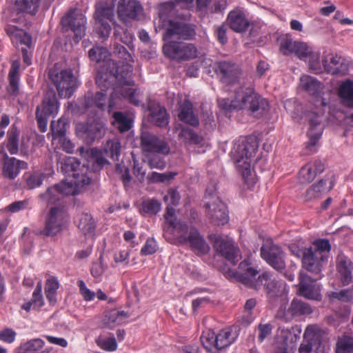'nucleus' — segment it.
<instances>
[{"mask_svg":"<svg viewBox=\"0 0 353 353\" xmlns=\"http://www.w3.org/2000/svg\"><path fill=\"white\" fill-rule=\"evenodd\" d=\"M132 67L129 64H123L119 67L115 61L108 58L100 65L96 77V83L102 90L108 89L113 85L114 81L117 85L111 94L108 108L112 110L115 105L114 98H123L128 100L135 105H139V101L137 99V90L132 87L134 84L131 78Z\"/></svg>","mask_w":353,"mask_h":353,"instance_id":"obj_1","label":"nucleus"},{"mask_svg":"<svg viewBox=\"0 0 353 353\" xmlns=\"http://www.w3.org/2000/svg\"><path fill=\"white\" fill-rule=\"evenodd\" d=\"M196 36L195 26L170 20L165 28L163 39L165 44L163 46V54L170 59L185 61L198 57L196 47L184 41L193 40Z\"/></svg>","mask_w":353,"mask_h":353,"instance_id":"obj_2","label":"nucleus"},{"mask_svg":"<svg viewBox=\"0 0 353 353\" xmlns=\"http://www.w3.org/2000/svg\"><path fill=\"white\" fill-rule=\"evenodd\" d=\"M164 217V236L168 241L174 244L189 242L192 250L199 254H205L209 251L208 245L196 229H189L186 223L177 221L174 208L168 207Z\"/></svg>","mask_w":353,"mask_h":353,"instance_id":"obj_3","label":"nucleus"},{"mask_svg":"<svg viewBox=\"0 0 353 353\" xmlns=\"http://www.w3.org/2000/svg\"><path fill=\"white\" fill-rule=\"evenodd\" d=\"M218 103L224 110H244L256 117H261L269 106L268 101L250 87L239 88L236 90L233 100L220 99Z\"/></svg>","mask_w":353,"mask_h":353,"instance_id":"obj_4","label":"nucleus"},{"mask_svg":"<svg viewBox=\"0 0 353 353\" xmlns=\"http://www.w3.org/2000/svg\"><path fill=\"white\" fill-rule=\"evenodd\" d=\"M259 143L255 137H248L239 139L234 148V158L236 167L241 173L245 182L249 186L254 185L257 179L251 168L252 158L257 152Z\"/></svg>","mask_w":353,"mask_h":353,"instance_id":"obj_5","label":"nucleus"},{"mask_svg":"<svg viewBox=\"0 0 353 353\" xmlns=\"http://www.w3.org/2000/svg\"><path fill=\"white\" fill-rule=\"evenodd\" d=\"M330 249L331 245L328 240L314 241L312 246L303 249L301 259L303 268L314 274L320 273L327 259Z\"/></svg>","mask_w":353,"mask_h":353,"instance_id":"obj_6","label":"nucleus"},{"mask_svg":"<svg viewBox=\"0 0 353 353\" xmlns=\"http://www.w3.org/2000/svg\"><path fill=\"white\" fill-rule=\"evenodd\" d=\"M203 207L205 216L212 224L223 225L228 222L227 207L217 195L215 183L210 184L207 188Z\"/></svg>","mask_w":353,"mask_h":353,"instance_id":"obj_7","label":"nucleus"},{"mask_svg":"<svg viewBox=\"0 0 353 353\" xmlns=\"http://www.w3.org/2000/svg\"><path fill=\"white\" fill-rule=\"evenodd\" d=\"M48 77L62 98H70L77 86L72 71L70 69L63 70L58 64L49 70Z\"/></svg>","mask_w":353,"mask_h":353,"instance_id":"obj_8","label":"nucleus"},{"mask_svg":"<svg viewBox=\"0 0 353 353\" xmlns=\"http://www.w3.org/2000/svg\"><path fill=\"white\" fill-rule=\"evenodd\" d=\"M59 108L56 93L54 90L48 89L46 92L43 103L37 106L36 110V119L38 128L41 132L47 130L48 118L49 116L56 114Z\"/></svg>","mask_w":353,"mask_h":353,"instance_id":"obj_9","label":"nucleus"},{"mask_svg":"<svg viewBox=\"0 0 353 353\" xmlns=\"http://www.w3.org/2000/svg\"><path fill=\"white\" fill-rule=\"evenodd\" d=\"M228 278L235 279L250 288L255 290L259 285V271L248 261H242L238 270L228 269L224 273Z\"/></svg>","mask_w":353,"mask_h":353,"instance_id":"obj_10","label":"nucleus"},{"mask_svg":"<svg viewBox=\"0 0 353 353\" xmlns=\"http://www.w3.org/2000/svg\"><path fill=\"white\" fill-rule=\"evenodd\" d=\"M121 150V143L117 139L107 141L103 147L105 155L116 162L115 171L119 174L124 184H127L130 181L131 177L128 168L123 162L119 163Z\"/></svg>","mask_w":353,"mask_h":353,"instance_id":"obj_11","label":"nucleus"},{"mask_svg":"<svg viewBox=\"0 0 353 353\" xmlns=\"http://www.w3.org/2000/svg\"><path fill=\"white\" fill-rule=\"evenodd\" d=\"M263 286L269 298L281 296V300H288L285 283L276 280L270 272H265L259 275V285L255 290H259Z\"/></svg>","mask_w":353,"mask_h":353,"instance_id":"obj_12","label":"nucleus"},{"mask_svg":"<svg viewBox=\"0 0 353 353\" xmlns=\"http://www.w3.org/2000/svg\"><path fill=\"white\" fill-rule=\"evenodd\" d=\"M262 259L272 268L279 272L285 269V254L279 245L272 242H267L261 248Z\"/></svg>","mask_w":353,"mask_h":353,"instance_id":"obj_13","label":"nucleus"},{"mask_svg":"<svg viewBox=\"0 0 353 353\" xmlns=\"http://www.w3.org/2000/svg\"><path fill=\"white\" fill-rule=\"evenodd\" d=\"M63 212L62 208L59 206L50 209L43 229H37L35 234L43 236H54L63 230Z\"/></svg>","mask_w":353,"mask_h":353,"instance_id":"obj_14","label":"nucleus"},{"mask_svg":"<svg viewBox=\"0 0 353 353\" xmlns=\"http://www.w3.org/2000/svg\"><path fill=\"white\" fill-rule=\"evenodd\" d=\"M140 143L144 155L152 152L167 155L170 152L169 144L164 139H161L148 131H143L141 133Z\"/></svg>","mask_w":353,"mask_h":353,"instance_id":"obj_15","label":"nucleus"},{"mask_svg":"<svg viewBox=\"0 0 353 353\" xmlns=\"http://www.w3.org/2000/svg\"><path fill=\"white\" fill-rule=\"evenodd\" d=\"M61 23L66 31L70 30L74 32L77 42L85 36L87 20L79 10L76 9L69 12L62 18Z\"/></svg>","mask_w":353,"mask_h":353,"instance_id":"obj_16","label":"nucleus"},{"mask_svg":"<svg viewBox=\"0 0 353 353\" xmlns=\"http://www.w3.org/2000/svg\"><path fill=\"white\" fill-rule=\"evenodd\" d=\"M215 72L220 81L226 85H233L239 82L243 72L240 66L232 61H220L216 63Z\"/></svg>","mask_w":353,"mask_h":353,"instance_id":"obj_17","label":"nucleus"},{"mask_svg":"<svg viewBox=\"0 0 353 353\" xmlns=\"http://www.w3.org/2000/svg\"><path fill=\"white\" fill-rule=\"evenodd\" d=\"M210 240L217 252L228 261L234 265L241 259L240 250L234 246L231 239H223L221 236L212 234Z\"/></svg>","mask_w":353,"mask_h":353,"instance_id":"obj_18","label":"nucleus"},{"mask_svg":"<svg viewBox=\"0 0 353 353\" xmlns=\"http://www.w3.org/2000/svg\"><path fill=\"white\" fill-rule=\"evenodd\" d=\"M117 15L123 23H128L132 20H139L143 15V9L136 0H120L117 6Z\"/></svg>","mask_w":353,"mask_h":353,"instance_id":"obj_19","label":"nucleus"},{"mask_svg":"<svg viewBox=\"0 0 353 353\" xmlns=\"http://www.w3.org/2000/svg\"><path fill=\"white\" fill-rule=\"evenodd\" d=\"M29 139L24 136L21 137L19 129L12 125L7 133L6 148L10 154H16L20 150L23 156L28 155Z\"/></svg>","mask_w":353,"mask_h":353,"instance_id":"obj_20","label":"nucleus"},{"mask_svg":"<svg viewBox=\"0 0 353 353\" xmlns=\"http://www.w3.org/2000/svg\"><path fill=\"white\" fill-rule=\"evenodd\" d=\"M323 114V112L321 110L318 112L309 111L305 113V119L310 125L307 132L309 137L308 148L314 147L322 134L323 129L321 124Z\"/></svg>","mask_w":353,"mask_h":353,"instance_id":"obj_21","label":"nucleus"},{"mask_svg":"<svg viewBox=\"0 0 353 353\" xmlns=\"http://www.w3.org/2000/svg\"><path fill=\"white\" fill-rule=\"evenodd\" d=\"M76 132L79 137L87 143L90 144L100 139L105 133V128L101 123L85 124L79 123L76 125Z\"/></svg>","mask_w":353,"mask_h":353,"instance_id":"obj_22","label":"nucleus"},{"mask_svg":"<svg viewBox=\"0 0 353 353\" xmlns=\"http://www.w3.org/2000/svg\"><path fill=\"white\" fill-rule=\"evenodd\" d=\"M0 154L3 157L2 174L5 178L10 180L14 179L18 176L21 169H26L28 168L26 162L17 159L14 157H10L3 146L0 150Z\"/></svg>","mask_w":353,"mask_h":353,"instance_id":"obj_23","label":"nucleus"},{"mask_svg":"<svg viewBox=\"0 0 353 353\" xmlns=\"http://www.w3.org/2000/svg\"><path fill=\"white\" fill-rule=\"evenodd\" d=\"M303 337L304 341L299 349V353H323V350L320 349L319 336L315 327L307 326Z\"/></svg>","mask_w":353,"mask_h":353,"instance_id":"obj_24","label":"nucleus"},{"mask_svg":"<svg viewBox=\"0 0 353 353\" xmlns=\"http://www.w3.org/2000/svg\"><path fill=\"white\" fill-rule=\"evenodd\" d=\"M299 276V291L300 295L307 299L320 301L321 299L320 287L307 274L301 272Z\"/></svg>","mask_w":353,"mask_h":353,"instance_id":"obj_25","label":"nucleus"},{"mask_svg":"<svg viewBox=\"0 0 353 353\" xmlns=\"http://www.w3.org/2000/svg\"><path fill=\"white\" fill-rule=\"evenodd\" d=\"M325 169L324 163L319 159L310 161L304 165L299 174L301 183H307L312 181L315 177L323 172Z\"/></svg>","mask_w":353,"mask_h":353,"instance_id":"obj_26","label":"nucleus"},{"mask_svg":"<svg viewBox=\"0 0 353 353\" xmlns=\"http://www.w3.org/2000/svg\"><path fill=\"white\" fill-rule=\"evenodd\" d=\"M336 270L343 285H349L353 278V263L345 255L336 258Z\"/></svg>","mask_w":353,"mask_h":353,"instance_id":"obj_27","label":"nucleus"},{"mask_svg":"<svg viewBox=\"0 0 353 353\" xmlns=\"http://www.w3.org/2000/svg\"><path fill=\"white\" fill-rule=\"evenodd\" d=\"M227 22L232 30L239 33L245 32L250 26L245 14L240 10L230 11L227 18Z\"/></svg>","mask_w":353,"mask_h":353,"instance_id":"obj_28","label":"nucleus"},{"mask_svg":"<svg viewBox=\"0 0 353 353\" xmlns=\"http://www.w3.org/2000/svg\"><path fill=\"white\" fill-rule=\"evenodd\" d=\"M334 185V176L325 177L318 181L308 189L305 193L307 200H312L319 197L321 194L328 192Z\"/></svg>","mask_w":353,"mask_h":353,"instance_id":"obj_29","label":"nucleus"},{"mask_svg":"<svg viewBox=\"0 0 353 353\" xmlns=\"http://www.w3.org/2000/svg\"><path fill=\"white\" fill-rule=\"evenodd\" d=\"M76 223L78 228L85 237L92 238L94 236L96 223L90 213H81Z\"/></svg>","mask_w":353,"mask_h":353,"instance_id":"obj_30","label":"nucleus"},{"mask_svg":"<svg viewBox=\"0 0 353 353\" xmlns=\"http://www.w3.org/2000/svg\"><path fill=\"white\" fill-rule=\"evenodd\" d=\"M114 17V6L107 1H100L95 6L94 19L96 23L112 21Z\"/></svg>","mask_w":353,"mask_h":353,"instance_id":"obj_31","label":"nucleus"},{"mask_svg":"<svg viewBox=\"0 0 353 353\" xmlns=\"http://www.w3.org/2000/svg\"><path fill=\"white\" fill-rule=\"evenodd\" d=\"M281 48L287 50L289 52L294 53L300 59L305 60L310 48L306 43L301 41H292L290 39H286L281 43Z\"/></svg>","mask_w":353,"mask_h":353,"instance_id":"obj_32","label":"nucleus"},{"mask_svg":"<svg viewBox=\"0 0 353 353\" xmlns=\"http://www.w3.org/2000/svg\"><path fill=\"white\" fill-rule=\"evenodd\" d=\"M128 317L125 312L112 309L105 312L102 323L105 327L112 329L121 324Z\"/></svg>","mask_w":353,"mask_h":353,"instance_id":"obj_33","label":"nucleus"},{"mask_svg":"<svg viewBox=\"0 0 353 353\" xmlns=\"http://www.w3.org/2000/svg\"><path fill=\"white\" fill-rule=\"evenodd\" d=\"M150 119L158 127H165L169 123V117L166 110L157 103L151 104L149 107Z\"/></svg>","mask_w":353,"mask_h":353,"instance_id":"obj_34","label":"nucleus"},{"mask_svg":"<svg viewBox=\"0 0 353 353\" xmlns=\"http://www.w3.org/2000/svg\"><path fill=\"white\" fill-rule=\"evenodd\" d=\"M196 9L202 13L222 12L226 8L225 0H196Z\"/></svg>","mask_w":353,"mask_h":353,"instance_id":"obj_35","label":"nucleus"},{"mask_svg":"<svg viewBox=\"0 0 353 353\" xmlns=\"http://www.w3.org/2000/svg\"><path fill=\"white\" fill-rule=\"evenodd\" d=\"M338 94L341 103L346 107L353 108V81L347 79L340 84Z\"/></svg>","mask_w":353,"mask_h":353,"instance_id":"obj_36","label":"nucleus"},{"mask_svg":"<svg viewBox=\"0 0 353 353\" xmlns=\"http://www.w3.org/2000/svg\"><path fill=\"white\" fill-rule=\"evenodd\" d=\"M179 119L193 126L199 125V119L194 114L193 106L188 100H185L180 105V112L178 115Z\"/></svg>","mask_w":353,"mask_h":353,"instance_id":"obj_37","label":"nucleus"},{"mask_svg":"<svg viewBox=\"0 0 353 353\" xmlns=\"http://www.w3.org/2000/svg\"><path fill=\"white\" fill-rule=\"evenodd\" d=\"M216 336V349L221 350L224 349L234 342L237 337L236 332H233L230 328H226L221 330Z\"/></svg>","mask_w":353,"mask_h":353,"instance_id":"obj_38","label":"nucleus"},{"mask_svg":"<svg viewBox=\"0 0 353 353\" xmlns=\"http://www.w3.org/2000/svg\"><path fill=\"white\" fill-rule=\"evenodd\" d=\"M343 59L341 57L336 54L331 58L330 63L332 65H327L325 60L323 61V65L325 70L329 73L332 74L344 75L347 71V66L346 64L343 63Z\"/></svg>","mask_w":353,"mask_h":353,"instance_id":"obj_39","label":"nucleus"},{"mask_svg":"<svg viewBox=\"0 0 353 353\" xmlns=\"http://www.w3.org/2000/svg\"><path fill=\"white\" fill-rule=\"evenodd\" d=\"M44 342L41 339H34L22 344L18 348V353H45L42 350Z\"/></svg>","mask_w":353,"mask_h":353,"instance_id":"obj_40","label":"nucleus"},{"mask_svg":"<svg viewBox=\"0 0 353 353\" xmlns=\"http://www.w3.org/2000/svg\"><path fill=\"white\" fill-rule=\"evenodd\" d=\"M80 162L72 157L63 158L60 161V169L61 172L68 176H72L74 172L79 170Z\"/></svg>","mask_w":353,"mask_h":353,"instance_id":"obj_41","label":"nucleus"},{"mask_svg":"<svg viewBox=\"0 0 353 353\" xmlns=\"http://www.w3.org/2000/svg\"><path fill=\"white\" fill-rule=\"evenodd\" d=\"M41 0L16 1L15 5L20 12L35 15L38 12Z\"/></svg>","mask_w":353,"mask_h":353,"instance_id":"obj_42","label":"nucleus"},{"mask_svg":"<svg viewBox=\"0 0 353 353\" xmlns=\"http://www.w3.org/2000/svg\"><path fill=\"white\" fill-rule=\"evenodd\" d=\"M179 138L181 139L185 144L198 145L203 141V137L198 135L190 128H182L179 134Z\"/></svg>","mask_w":353,"mask_h":353,"instance_id":"obj_43","label":"nucleus"},{"mask_svg":"<svg viewBox=\"0 0 353 353\" xmlns=\"http://www.w3.org/2000/svg\"><path fill=\"white\" fill-rule=\"evenodd\" d=\"M302 86L312 95L321 92L323 85L314 77L305 75L301 78Z\"/></svg>","mask_w":353,"mask_h":353,"instance_id":"obj_44","label":"nucleus"},{"mask_svg":"<svg viewBox=\"0 0 353 353\" xmlns=\"http://www.w3.org/2000/svg\"><path fill=\"white\" fill-rule=\"evenodd\" d=\"M201 342L203 347L209 352L217 353L216 336L214 332L208 330L203 333L201 336Z\"/></svg>","mask_w":353,"mask_h":353,"instance_id":"obj_45","label":"nucleus"},{"mask_svg":"<svg viewBox=\"0 0 353 353\" xmlns=\"http://www.w3.org/2000/svg\"><path fill=\"white\" fill-rule=\"evenodd\" d=\"M59 287V282L55 277L51 276L47 279L45 286V294L48 301L52 305H54L57 302L56 294Z\"/></svg>","mask_w":353,"mask_h":353,"instance_id":"obj_46","label":"nucleus"},{"mask_svg":"<svg viewBox=\"0 0 353 353\" xmlns=\"http://www.w3.org/2000/svg\"><path fill=\"white\" fill-rule=\"evenodd\" d=\"M290 307L293 318L296 316L310 314L312 312V309L308 303L298 299H293Z\"/></svg>","mask_w":353,"mask_h":353,"instance_id":"obj_47","label":"nucleus"},{"mask_svg":"<svg viewBox=\"0 0 353 353\" xmlns=\"http://www.w3.org/2000/svg\"><path fill=\"white\" fill-rule=\"evenodd\" d=\"M44 179V174L39 172H28L24 175L26 187L32 190L39 187Z\"/></svg>","mask_w":353,"mask_h":353,"instance_id":"obj_48","label":"nucleus"},{"mask_svg":"<svg viewBox=\"0 0 353 353\" xmlns=\"http://www.w3.org/2000/svg\"><path fill=\"white\" fill-rule=\"evenodd\" d=\"M67 120L61 117L57 121H52L50 124V130L54 139H62L66 132Z\"/></svg>","mask_w":353,"mask_h":353,"instance_id":"obj_49","label":"nucleus"},{"mask_svg":"<svg viewBox=\"0 0 353 353\" xmlns=\"http://www.w3.org/2000/svg\"><path fill=\"white\" fill-rule=\"evenodd\" d=\"M161 154L157 152L148 153L144 155L145 161L150 168L163 170L165 168L166 163L164 158L161 156Z\"/></svg>","mask_w":353,"mask_h":353,"instance_id":"obj_50","label":"nucleus"},{"mask_svg":"<svg viewBox=\"0 0 353 353\" xmlns=\"http://www.w3.org/2000/svg\"><path fill=\"white\" fill-rule=\"evenodd\" d=\"M336 353H353V337L344 335L339 338Z\"/></svg>","mask_w":353,"mask_h":353,"instance_id":"obj_51","label":"nucleus"},{"mask_svg":"<svg viewBox=\"0 0 353 353\" xmlns=\"http://www.w3.org/2000/svg\"><path fill=\"white\" fill-rule=\"evenodd\" d=\"M114 121L112 123L117 125L120 132H126L131 128L130 120L122 112H114L113 113Z\"/></svg>","mask_w":353,"mask_h":353,"instance_id":"obj_52","label":"nucleus"},{"mask_svg":"<svg viewBox=\"0 0 353 353\" xmlns=\"http://www.w3.org/2000/svg\"><path fill=\"white\" fill-rule=\"evenodd\" d=\"M89 57L91 60L95 61L98 63H103L109 57L110 52L106 48L94 46L91 48L88 52Z\"/></svg>","mask_w":353,"mask_h":353,"instance_id":"obj_53","label":"nucleus"},{"mask_svg":"<svg viewBox=\"0 0 353 353\" xmlns=\"http://www.w3.org/2000/svg\"><path fill=\"white\" fill-rule=\"evenodd\" d=\"M61 196L56 185L48 188L46 192L39 195L41 199L48 205L56 204L57 202L61 200Z\"/></svg>","mask_w":353,"mask_h":353,"instance_id":"obj_54","label":"nucleus"},{"mask_svg":"<svg viewBox=\"0 0 353 353\" xmlns=\"http://www.w3.org/2000/svg\"><path fill=\"white\" fill-rule=\"evenodd\" d=\"M72 178L70 179L73 181L77 190L80 192L81 188H83L90 183V178L86 174L83 173L81 170L74 172Z\"/></svg>","mask_w":353,"mask_h":353,"instance_id":"obj_55","label":"nucleus"},{"mask_svg":"<svg viewBox=\"0 0 353 353\" xmlns=\"http://www.w3.org/2000/svg\"><path fill=\"white\" fill-rule=\"evenodd\" d=\"M161 209L160 203L154 199H148L143 201L141 210L143 212L154 215L158 213Z\"/></svg>","mask_w":353,"mask_h":353,"instance_id":"obj_56","label":"nucleus"},{"mask_svg":"<svg viewBox=\"0 0 353 353\" xmlns=\"http://www.w3.org/2000/svg\"><path fill=\"white\" fill-rule=\"evenodd\" d=\"M56 187L61 196L75 195L79 192L73 181L71 180L68 182L63 181L61 183L56 185Z\"/></svg>","mask_w":353,"mask_h":353,"instance_id":"obj_57","label":"nucleus"},{"mask_svg":"<svg viewBox=\"0 0 353 353\" xmlns=\"http://www.w3.org/2000/svg\"><path fill=\"white\" fill-rule=\"evenodd\" d=\"M113 52L116 56L118 57V58L123 61V64L131 65V63L134 62L131 54L126 50L124 46L119 43H116L114 45Z\"/></svg>","mask_w":353,"mask_h":353,"instance_id":"obj_58","label":"nucleus"},{"mask_svg":"<svg viewBox=\"0 0 353 353\" xmlns=\"http://www.w3.org/2000/svg\"><path fill=\"white\" fill-rule=\"evenodd\" d=\"M179 7L177 3L172 1H167L161 3L159 6V15L161 18L165 17L168 15H174V10Z\"/></svg>","mask_w":353,"mask_h":353,"instance_id":"obj_59","label":"nucleus"},{"mask_svg":"<svg viewBox=\"0 0 353 353\" xmlns=\"http://www.w3.org/2000/svg\"><path fill=\"white\" fill-rule=\"evenodd\" d=\"M309 62V68L316 73L321 72L320 64V53L319 52H313L311 49L309 51L307 58L305 59Z\"/></svg>","mask_w":353,"mask_h":353,"instance_id":"obj_60","label":"nucleus"},{"mask_svg":"<svg viewBox=\"0 0 353 353\" xmlns=\"http://www.w3.org/2000/svg\"><path fill=\"white\" fill-rule=\"evenodd\" d=\"M114 36L116 40L127 45L130 48H133V35L127 30H122L121 32L119 30H115Z\"/></svg>","mask_w":353,"mask_h":353,"instance_id":"obj_61","label":"nucleus"},{"mask_svg":"<svg viewBox=\"0 0 353 353\" xmlns=\"http://www.w3.org/2000/svg\"><path fill=\"white\" fill-rule=\"evenodd\" d=\"M98 345L105 351H114L117 350V343L114 336L103 339L99 337L97 339Z\"/></svg>","mask_w":353,"mask_h":353,"instance_id":"obj_62","label":"nucleus"},{"mask_svg":"<svg viewBox=\"0 0 353 353\" xmlns=\"http://www.w3.org/2000/svg\"><path fill=\"white\" fill-rule=\"evenodd\" d=\"M284 303H282L276 314V318L280 320H282L285 322H288L292 320V313L291 312V307L289 306L288 308H287V305L285 303L286 300H283Z\"/></svg>","mask_w":353,"mask_h":353,"instance_id":"obj_63","label":"nucleus"},{"mask_svg":"<svg viewBox=\"0 0 353 353\" xmlns=\"http://www.w3.org/2000/svg\"><path fill=\"white\" fill-rule=\"evenodd\" d=\"M332 297L343 302L353 301V288L341 290L339 292H332Z\"/></svg>","mask_w":353,"mask_h":353,"instance_id":"obj_64","label":"nucleus"}]
</instances>
